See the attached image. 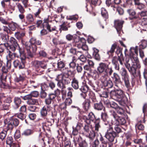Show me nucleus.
I'll return each instance as SVG.
<instances>
[{"mask_svg":"<svg viewBox=\"0 0 147 147\" xmlns=\"http://www.w3.org/2000/svg\"><path fill=\"white\" fill-rule=\"evenodd\" d=\"M51 108L50 105H45L40 110V115L42 118L40 120L42 121L41 124L42 128L44 131L45 130H49L51 126V123L47 117L48 113L51 111Z\"/></svg>","mask_w":147,"mask_h":147,"instance_id":"obj_1","label":"nucleus"},{"mask_svg":"<svg viewBox=\"0 0 147 147\" xmlns=\"http://www.w3.org/2000/svg\"><path fill=\"white\" fill-rule=\"evenodd\" d=\"M29 42L31 45H28L27 42L25 43L27 57L29 59L34 57L37 49L36 45H40L42 44V42L40 40H36V38L33 37L30 38Z\"/></svg>","mask_w":147,"mask_h":147,"instance_id":"obj_2","label":"nucleus"},{"mask_svg":"<svg viewBox=\"0 0 147 147\" xmlns=\"http://www.w3.org/2000/svg\"><path fill=\"white\" fill-rule=\"evenodd\" d=\"M110 96L111 98L118 101L121 105L125 106L126 105L127 99L122 90L117 89L111 90L110 92Z\"/></svg>","mask_w":147,"mask_h":147,"instance_id":"obj_3","label":"nucleus"},{"mask_svg":"<svg viewBox=\"0 0 147 147\" xmlns=\"http://www.w3.org/2000/svg\"><path fill=\"white\" fill-rule=\"evenodd\" d=\"M69 76H66L64 74H60L57 77L55 80L58 82L57 85L61 89L65 88V85L70 84L71 79L69 77Z\"/></svg>","mask_w":147,"mask_h":147,"instance_id":"obj_4","label":"nucleus"},{"mask_svg":"<svg viewBox=\"0 0 147 147\" xmlns=\"http://www.w3.org/2000/svg\"><path fill=\"white\" fill-rule=\"evenodd\" d=\"M89 96L93 103V107L96 110L101 111L105 110V108L102 102L101 101H98L96 100L95 94L92 92H90L89 94Z\"/></svg>","mask_w":147,"mask_h":147,"instance_id":"obj_5","label":"nucleus"},{"mask_svg":"<svg viewBox=\"0 0 147 147\" xmlns=\"http://www.w3.org/2000/svg\"><path fill=\"white\" fill-rule=\"evenodd\" d=\"M133 64L131 65V67L128 70L131 75L134 78H136L138 76V74L136 73L137 68H140V65L139 63L138 59L134 57L132 60H131ZM140 73H139L138 74L140 75Z\"/></svg>","mask_w":147,"mask_h":147,"instance_id":"obj_6","label":"nucleus"},{"mask_svg":"<svg viewBox=\"0 0 147 147\" xmlns=\"http://www.w3.org/2000/svg\"><path fill=\"white\" fill-rule=\"evenodd\" d=\"M33 65L38 73L43 74L47 69V64L44 61L35 60L33 62Z\"/></svg>","mask_w":147,"mask_h":147,"instance_id":"obj_7","label":"nucleus"},{"mask_svg":"<svg viewBox=\"0 0 147 147\" xmlns=\"http://www.w3.org/2000/svg\"><path fill=\"white\" fill-rule=\"evenodd\" d=\"M98 117L95 116L94 114L92 112L89 113L88 115V117L86 115H83L80 117V120L81 121L84 122L86 124H90L91 121L94 122Z\"/></svg>","mask_w":147,"mask_h":147,"instance_id":"obj_8","label":"nucleus"},{"mask_svg":"<svg viewBox=\"0 0 147 147\" xmlns=\"http://www.w3.org/2000/svg\"><path fill=\"white\" fill-rule=\"evenodd\" d=\"M19 120L14 116L10 117L8 124L6 126L7 130H9L10 133H11L14 127L18 126L19 124Z\"/></svg>","mask_w":147,"mask_h":147,"instance_id":"obj_9","label":"nucleus"},{"mask_svg":"<svg viewBox=\"0 0 147 147\" xmlns=\"http://www.w3.org/2000/svg\"><path fill=\"white\" fill-rule=\"evenodd\" d=\"M9 41L10 44L7 47V50L12 51L14 52L16 49L18 50L19 48H21L18 43L17 40L14 38L11 37Z\"/></svg>","mask_w":147,"mask_h":147,"instance_id":"obj_10","label":"nucleus"},{"mask_svg":"<svg viewBox=\"0 0 147 147\" xmlns=\"http://www.w3.org/2000/svg\"><path fill=\"white\" fill-rule=\"evenodd\" d=\"M127 11L129 16H132V17H129L130 20H131V23L134 22V24H137L138 23V21L140 19V17L138 14H136L135 11L132 9H128Z\"/></svg>","mask_w":147,"mask_h":147,"instance_id":"obj_11","label":"nucleus"},{"mask_svg":"<svg viewBox=\"0 0 147 147\" xmlns=\"http://www.w3.org/2000/svg\"><path fill=\"white\" fill-rule=\"evenodd\" d=\"M80 133L74 129L73 127V131L71 134V136H73L74 141L75 143V146H76L77 143L76 142H78V144L82 142L85 140H83L82 137L80 135Z\"/></svg>","mask_w":147,"mask_h":147,"instance_id":"obj_12","label":"nucleus"},{"mask_svg":"<svg viewBox=\"0 0 147 147\" xmlns=\"http://www.w3.org/2000/svg\"><path fill=\"white\" fill-rule=\"evenodd\" d=\"M103 79H101V81L102 84L101 85L103 87L104 89L105 88V89H108L109 88H110L113 87V82L112 80L109 79L108 80H107V78L104 77H102Z\"/></svg>","mask_w":147,"mask_h":147,"instance_id":"obj_13","label":"nucleus"},{"mask_svg":"<svg viewBox=\"0 0 147 147\" xmlns=\"http://www.w3.org/2000/svg\"><path fill=\"white\" fill-rule=\"evenodd\" d=\"M79 41L76 44L77 47L78 48L82 49L83 50L87 51L88 50V47L86 45V41L84 38H80L78 37Z\"/></svg>","mask_w":147,"mask_h":147,"instance_id":"obj_14","label":"nucleus"},{"mask_svg":"<svg viewBox=\"0 0 147 147\" xmlns=\"http://www.w3.org/2000/svg\"><path fill=\"white\" fill-rule=\"evenodd\" d=\"M54 107H56L57 111L60 113V115L63 114H65V116L68 115V112L66 110L67 107L65 103H62L59 105H55Z\"/></svg>","mask_w":147,"mask_h":147,"instance_id":"obj_15","label":"nucleus"},{"mask_svg":"<svg viewBox=\"0 0 147 147\" xmlns=\"http://www.w3.org/2000/svg\"><path fill=\"white\" fill-rule=\"evenodd\" d=\"M24 100H27L26 103L29 105H37L38 104V100L37 99H34L30 95H26L24 96H21Z\"/></svg>","mask_w":147,"mask_h":147,"instance_id":"obj_16","label":"nucleus"},{"mask_svg":"<svg viewBox=\"0 0 147 147\" xmlns=\"http://www.w3.org/2000/svg\"><path fill=\"white\" fill-rule=\"evenodd\" d=\"M35 18L34 16L31 13L28 14L25 17V20H24V26L32 24L35 23Z\"/></svg>","mask_w":147,"mask_h":147,"instance_id":"obj_17","label":"nucleus"},{"mask_svg":"<svg viewBox=\"0 0 147 147\" xmlns=\"http://www.w3.org/2000/svg\"><path fill=\"white\" fill-rule=\"evenodd\" d=\"M109 131L108 132L107 134H105V137L109 141V142L107 141V144L108 145V147H112L113 145V142L115 139V136L116 134L114 133L111 134Z\"/></svg>","mask_w":147,"mask_h":147,"instance_id":"obj_18","label":"nucleus"},{"mask_svg":"<svg viewBox=\"0 0 147 147\" xmlns=\"http://www.w3.org/2000/svg\"><path fill=\"white\" fill-rule=\"evenodd\" d=\"M114 131L113 130L112 126H110L109 129L107 130L105 134H107L109 131L112 134L114 133L116 134V135L115 136V138L117 136H118V134L122 131L120 126L117 125H115L114 127Z\"/></svg>","mask_w":147,"mask_h":147,"instance_id":"obj_19","label":"nucleus"},{"mask_svg":"<svg viewBox=\"0 0 147 147\" xmlns=\"http://www.w3.org/2000/svg\"><path fill=\"white\" fill-rule=\"evenodd\" d=\"M112 81L114 84L115 86L118 87L119 84L122 83L120 76L117 73L114 72L111 76Z\"/></svg>","mask_w":147,"mask_h":147,"instance_id":"obj_20","label":"nucleus"},{"mask_svg":"<svg viewBox=\"0 0 147 147\" xmlns=\"http://www.w3.org/2000/svg\"><path fill=\"white\" fill-rule=\"evenodd\" d=\"M124 23V21L119 20H115L114 22V26L116 29L117 32L119 34L121 33Z\"/></svg>","mask_w":147,"mask_h":147,"instance_id":"obj_21","label":"nucleus"},{"mask_svg":"<svg viewBox=\"0 0 147 147\" xmlns=\"http://www.w3.org/2000/svg\"><path fill=\"white\" fill-rule=\"evenodd\" d=\"M108 64L105 63H100L97 69L98 73L99 74H104L106 69L108 67Z\"/></svg>","mask_w":147,"mask_h":147,"instance_id":"obj_22","label":"nucleus"},{"mask_svg":"<svg viewBox=\"0 0 147 147\" xmlns=\"http://www.w3.org/2000/svg\"><path fill=\"white\" fill-rule=\"evenodd\" d=\"M138 54V47L136 46L135 47H131L129 50V56L130 59H132L136 57L138 58L137 56Z\"/></svg>","mask_w":147,"mask_h":147,"instance_id":"obj_23","label":"nucleus"},{"mask_svg":"<svg viewBox=\"0 0 147 147\" xmlns=\"http://www.w3.org/2000/svg\"><path fill=\"white\" fill-rule=\"evenodd\" d=\"M88 83L94 90L97 92L100 90V88H103V87L101 85L99 84L98 82H96L95 83H94L92 81L89 80Z\"/></svg>","mask_w":147,"mask_h":147,"instance_id":"obj_24","label":"nucleus"},{"mask_svg":"<svg viewBox=\"0 0 147 147\" xmlns=\"http://www.w3.org/2000/svg\"><path fill=\"white\" fill-rule=\"evenodd\" d=\"M7 74L3 73H0V85L1 87L4 88L7 86L6 82Z\"/></svg>","mask_w":147,"mask_h":147,"instance_id":"obj_25","label":"nucleus"},{"mask_svg":"<svg viewBox=\"0 0 147 147\" xmlns=\"http://www.w3.org/2000/svg\"><path fill=\"white\" fill-rule=\"evenodd\" d=\"M25 63L22 61H20L18 60H16L13 62L14 66L16 68L19 69H24L25 67Z\"/></svg>","mask_w":147,"mask_h":147,"instance_id":"obj_26","label":"nucleus"},{"mask_svg":"<svg viewBox=\"0 0 147 147\" xmlns=\"http://www.w3.org/2000/svg\"><path fill=\"white\" fill-rule=\"evenodd\" d=\"M56 107L54 106V109L51 111V116L53 118L51 119L50 120V122L51 123V126L54 123L55 121L56 123L58 122V119H57V111H56Z\"/></svg>","mask_w":147,"mask_h":147,"instance_id":"obj_27","label":"nucleus"},{"mask_svg":"<svg viewBox=\"0 0 147 147\" xmlns=\"http://www.w3.org/2000/svg\"><path fill=\"white\" fill-rule=\"evenodd\" d=\"M20 53L19 58H20L21 61H23L26 63V58L28 59L27 57V54L26 55L24 49L22 48H19L18 50ZM32 58H30L32 59ZM28 59H29L28 58ZM29 59H30V58Z\"/></svg>","mask_w":147,"mask_h":147,"instance_id":"obj_28","label":"nucleus"},{"mask_svg":"<svg viewBox=\"0 0 147 147\" xmlns=\"http://www.w3.org/2000/svg\"><path fill=\"white\" fill-rule=\"evenodd\" d=\"M90 98L86 99L82 103L83 108L86 111H87L91 107Z\"/></svg>","mask_w":147,"mask_h":147,"instance_id":"obj_29","label":"nucleus"},{"mask_svg":"<svg viewBox=\"0 0 147 147\" xmlns=\"http://www.w3.org/2000/svg\"><path fill=\"white\" fill-rule=\"evenodd\" d=\"M14 105L13 107L15 109H17L20 107L22 102L21 100L20 97H15L13 100Z\"/></svg>","mask_w":147,"mask_h":147,"instance_id":"obj_30","label":"nucleus"},{"mask_svg":"<svg viewBox=\"0 0 147 147\" xmlns=\"http://www.w3.org/2000/svg\"><path fill=\"white\" fill-rule=\"evenodd\" d=\"M70 23H68L67 22H64L62 24L60 25V28L59 30L61 32L62 30L64 31H67L68 30V28L71 27L69 25Z\"/></svg>","mask_w":147,"mask_h":147,"instance_id":"obj_31","label":"nucleus"},{"mask_svg":"<svg viewBox=\"0 0 147 147\" xmlns=\"http://www.w3.org/2000/svg\"><path fill=\"white\" fill-rule=\"evenodd\" d=\"M53 44L55 46L58 45H63L67 43V42L63 40H59L58 37L53 38L52 39Z\"/></svg>","mask_w":147,"mask_h":147,"instance_id":"obj_32","label":"nucleus"},{"mask_svg":"<svg viewBox=\"0 0 147 147\" xmlns=\"http://www.w3.org/2000/svg\"><path fill=\"white\" fill-rule=\"evenodd\" d=\"M117 45L115 43L113 44L111 47L110 49L107 52V54L109 56V57H112L115 52V49L117 48Z\"/></svg>","mask_w":147,"mask_h":147,"instance_id":"obj_33","label":"nucleus"},{"mask_svg":"<svg viewBox=\"0 0 147 147\" xmlns=\"http://www.w3.org/2000/svg\"><path fill=\"white\" fill-rule=\"evenodd\" d=\"M93 57L96 60L99 61L100 60V55L98 53L99 51L98 49L95 48H93Z\"/></svg>","mask_w":147,"mask_h":147,"instance_id":"obj_34","label":"nucleus"},{"mask_svg":"<svg viewBox=\"0 0 147 147\" xmlns=\"http://www.w3.org/2000/svg\"><path fill=\"white\" fill-rule=\"evenodd\" d=\"M0 38L2 42L4 43H7L9 40V36L8 34L1 33L0 34Z\"/></svg>","mask_w":147,"mask_h":147,"instance_id":"obj_35","label":"nucleus"},{"mask_svg":"<svg viewBox=\"0 0 147 147\" xmlns=\"http://www.w3.org/2000/svg\"><path fill=\"white\" fill-rule=\"evenodd\" d=\"M34 130L33 129H26L22 133V135L25 136H29L33 134Z\"/></svg>","mask_w":147,"mask_h":147,"instance_id":"obj_36","label":"nucleus"},{"mask_svg":"<svg viewBox=\"0 0 147 147\" xmlns=\"http://www.w3.org/2000/svg\"><path fill=\"white\" fill-rule=\"evenodd\" d=\"M103 111L101 113V119L104 122H106L109 118V116L107 112L106 111V109Z\"/></svg>","mask_w":147,"mask_h":147,"instance_id":"obj_37","label":"nucleus"},{"mask_svg":"<svg viewBox=\"0 0 147 147\" xmlns=\"http://www.w3.org/2000/svg\"><path fill=\"white\" fill-rule=\"evenodd\" d=\"M26 76L24 74H20L14 78V81L16 82H23L26 80Z\"/></svg>","mask_w":147,"mask_h":147,"instance_id":"obj_38","label":"nucleus"},{"mask_svg":"<svg viewBox=\"0 0 147 147\" xmlns=\"http://www.w3.org/2000/svg\"><path fill=\"white\" fill-rule=\"evenodd\" d=\"M61 71L62 74H64L66 76H70L72 75L74 72L71 70V69H69L68 67H65L62 69H61Z\"/></svg>","mask_w":147,"mask_h":147,"instance_id":"obj_39","label":"nucleus"},{"mask_svg":"<svg viewBox=\"0 0 147 147\" xmlns=\"http://www.w3.org/2000/svg\"><path fill=\"white\" fill-rule=\"evenodd\" d=\"M71 86L75 90L78 89L79 87V82L78 80L75 78L72 79L71 82Z\"/></svg>","mask_w":147,"mask_h":147,"instance_id":"obj_40","label":"nucleus"},{"mask_svg":"<svg viewBox=\"0 0 147 147\" xmlns=\"http://www.w3.org/2000/svg\"><path fill=\"white\" fill-rule=\"evenodd\" d=\"M7 25L10 30L13 31H15L16 28H18L20 27V25L14 22H13L11 24L9 23Z\"/></svg>","mask_w":147,"mask_h":147,"instance_id":"obj_41","label":"nucleus"},{"mask_svg":"<svg viewBox=\"0 0 147 147\" xmlns=\"http://www.w3.org/2000/svg\"><path fill=\"white\" fill-rule=\"evenodd\" d=\"M129 78V76L128 74L122 77L123 80L124 81L125 86L128 89H129L130 87Z\"/></svg>","mask_w":147,"mask_h":147,"instance_id":"obj_42","label":"nucleus"},{"mask_svg":"<svg viewBox=\"0 0 147 147\" xmlns=\"http://www.w3.org/2000/svg\"><path fill=\"white\" fill-rule=\"evenodd\" d=\"M96 120V121L94 122L95 124L94 130L95 131L97 132L99 131V129L101 127V126L100 125L101 120L99 117Z\"/></svg>","mask_w":147,"mask_h":147,"instance_id":"obj_43","label":"nucleus"},{"mask_svg":"<svg viewBox=\"0 0 147 147\" xmlns=\"http://www.w3.org/2000/svg\"><path fill=\"white\" fill-rule=\"evenodd\" d=\"M45 138L44 134L42 132H40L38 137V139L40 142L43 143L44 146H43L42 147H45L46 146V144L44 141Z\"/></svg>","mask_w":147,"mask_h":147,"instance_id":"obj_44","label":"nucleus"},{"mask_svg":"<svg viewBox=\"0 0 147 147\" xmlns=\"http://www.w3.org/2000/svg\"><path fill=\"white\" fill-rule=\"evenodd\" d=\"M15 37L18 40H21L22 41V38L25 36V33L23 32H17L14 34Z\"/></svg>","mask_w":147,"mask_h":147,"instance_id":"obj_45","label":"nucleus"},{"mask_svg":"<svg viewBox=\"0 0 147 147\" xmlns=\"http://www.w3.org/2000/svg\"><path fill=\"white\" fill-rule=\"evenodd\" d=\"M99 140L101 142L100 145V147H107V141L105 140L101 135H100Z\"/></svg>","mask_w":147,"mask_h":147,"instance_id":"obj_46","label":"nucleus"},{"mask_svg":"<svg viewBox=\"0 0 147 147\" xmlns=\"http://www.w3.org/2000/svg\"><path fill=\"white\" fill-rule=\"evenodd\" d=\"M16 7L20 13H24L26 11L22 5L20 3H16Z\"/></svg>","mask_w":147,"mask_h":147,"instance_id":"obj_47","label":"nucleus"},{"mask_svg":"<svg viewBox=\"0 0 147 147\" xmlns=\"http://www.w3.org/2000/svg\"><path fill=\"white\" fill-rule=\"evenodd\" d=\"M113 71L112 67H109V65H108V68L106 69L105 73H104L105 76H111L113 73Z\"/></svg>","mask_w":147,"mask_h":147,"instance_id":"obj_48","label":"nucleus"},{"mask_svg":"<svg viewBox=\"0 0 147 147\" xmlns=\"http://www.w3.org/2000/svg\"><path fill=\"white\" fill-rule=\"evenodd\" d=\"M6 129L5 130H3L0 132V139L1 140V141H3L5 140L6 137L7 135V131L9 130H7V129Z\"/></svg>","mask_w":147,"mask_h":147,"instance_id":"obj_49","label":"nucleus"},{"mask_svg":"<svg viewBox=\"0 0 147 147\" xmlns=\"http://www.w3.org/2000/svg\"><path fill=\"white\" fill-rule=\"evenodd\" d=\"M124 2L123 7H124L129 8L132 5V0H125Z\"/></svg>","mask_w":147,"mask_h":147,"instance_id":"obj_50","label":"nucleus"},{"mask_svg":"<svg viewBox=\"0 0 147 147\" xmlns=\"http://www.w3.org/2000/svg\"><path fill=\"white\" fill-rule=\"evenodd\" d=\"M101 10L102 16L106 19L108 18L109 16L108 13L106 9L105 8L102 7L101 8Z\"/></svg>","mask_w":147,"mask_h":147,"instance_id":"obj_51","label":"nucleus"},{"mask_svg":"<svg viewBox=\"0 0 147 147\" xmlns=\"http://www.w3.org/2000/svg\"><path fill=\"white\" fill-rule=\"evenodd\" d=\"M1 105H2V107L1 108V110L8 111L9 110L10 107V105L7 104L5 103H3V101L2 104Z\"/></svg>","mask_w":147,"mask_h":147,"instance_id":"obj_52","label":"nucleus"},{"mask_svg":"<svg viewBox=\"0 0 147 147\" xmlns=\"http://www.w3.org/2000/svg\"><path fill=\"white\" fill-rule=\"evenodd\" d=\"M122 48L119 47H117L116 53L118 57H121V58L122 57H123L122 53Z\"/></svg>","mask_w":147,"mask_h":147,"instance_id":"obj_53","label":"nucleus"},{"mask_svg":"<svg viewBox=\"0 0 147 147\" xmlns=\"http://www.w3.org/2000/svg\"><path fill=\"white\" fill-rule=\"evenodd\" d=\"M78 19V15H74L67 16L66 19L67 20H73L76 22Z\"/></svg>","mask_w":147,"mask_h":147,"instance_id":"obj_54","label":"nucleus"},{"mask_svg":"<svg viewBox=\"0 0 147 147\" xmlns=\"http://www.w3.org/2000/svg\"><path fill=\"white\" fill-rule=\"evenodd\" d=\"M106 4L107 6L108 7H113L114 11L115 10V5L113 3L111 2V0H106Z\"/></svg>","mask_w":147,"mask_h":147,"instance_id":"obj_55","label":"nucleus"},{"mask_svg":"<svg viewBox=\"0 0 147 147\" xmlns=\"http://www.w3.org/2000/svg\"><path fill=\"white\" fill-rule=\"evenodd\" d=\"M43 10V9L42 8H40L38 9L34 13V17L40 18L41 17L40 16V14Z\"/></svg>","mask_w":147,"mask_h":147,"instance_id":"obj_56","label":"nucleus"},{"mask_svg":"<svg viewBox=\"0 0 147 147\" xmlns=\"http://www.w3.org/2000/svg\"><path fill=\"white\" fill-rule=\"evenodd\" d=\"M118 124L124 125L126 123V121L124 118L121 117L116 121Z\"/></svg>","mask_w":147,"mask_h":147,"instance_id":"obj_57","label":"nucleus"},{"mask_svg":"<svg viewBox=\"0 0 147 147\" xmlns=\"http://www.w3.org/2000/svg\"><path fill=\"white\" fill-rule=\"evenodd\" d=\"M43 22L42 23L43 26V27H45L48 28H49V26L50 25L49 24V19L48 18H45L43 20Z\"/></svg>","mask_w":147,"mask_h":147,"instance_id":"obj_58","label":"nucleus"},{"mask_svg":"<svg viewBox=\"0 0 147 147\" xmlns=\"http://www.w3.org/2000/svg\"><path fill=\"white\" fill-rule=\"evenodd\" d=\"M3 31L6 32L7 33V34H12V33L9 27L6 26H3Z\"/></svg>","mask_w":147,"mask_h":147,"instance_id":"obj_59","label":"nucleus"},{"mask_svg":"<svg viewBox=\"0 0 147 147\" xmlns=\"http://www.w3.org/2000/svg\"><path fill=\"white\" fill-rule=\"evenodd\" d=\"M17 117L23 121L26 118V115L24 113L20 112L16 114Z\"/></svg>","mask_w":147,"mask_h":147,"instance_id":"obj_60","label":"nucleus"},{"mask_svg":"<svg viewBox=\"0 0 147 147\" xmlns=\"http://www.w3.org/2000/svg\"><path fill=\"white\" fill-rule=\"evenodd\" d=\"M147 46V41L145 40H142L141 41V44L140 45V49H144Z\"/></svg>","mask_w":147,"mask_h":147,"instance_id":"obj_61","label":"nucleus"},{"mask_svg":"<svg viewBox=\"0 0 147 147\" xmlns=\"http://www.w3.org/2000/svg\"><path fill=\"white\" fill-rule=\"evenodd\" d=\"M89 89V87L87 85H85L82 86L80 89L82 92L86 93L88 90Z\"/></svg>","mask_w":147,"mask_h":147,"instance_id":"obj_62","label":"nucleus"},{"mask_svg":"<svg viewBox=\"0 0 147 147\" xmlns=\"http://www.w3.org/2000/svg\"><path fill=\"white\" fill-rule=\"evenodd\" d=\"M136 129L137 128L138 130H144V126L143 125L140 123H138L136 125Z\"/></svg>","mask_w":147,"mask_h":147,"instance_id":"obj_63","label":"nucleus"},{"mask_svg":"<svg viewBox=\"0 0 147 147\" xmlns=\"http://www.w3.org/2000/svg\"><path fill=\"white\" fill-rule=\"evenodd\" d=\"M99 144V141L97 139L91 144L90 147H97L98 146Z\"/></svg>","mask_w":147,"mask_h":147,"instance_id":"obj_64","label":"nucleus"}]
</instances>
